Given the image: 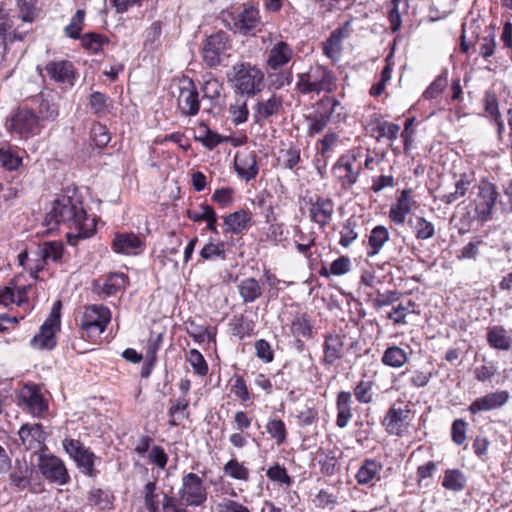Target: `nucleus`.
Instances as JSON below:
<instances>
[{"label": "nucleus", "mask_w": 512, "mask_h": 512, "mask_svg": "<svg viewBox=\"0 0 512 512\" xmlns=\"http://www.w3.org/2000/svg\"><path fill=\"white\" fill-rule=\"evenodd\" d=\"M232 380L234 381L231 388L232 393L242 402L249 401L250 393L244 378L241 375L235 374Z\"/></svg>", "instance_id": "nucleus-63"}, {"label": "nucleus", "mask_w": 512, "mask_h": 512, "mask_svg": "<svg viewBox=\"0 0 512 512\" xmlns=\"http://www.w3.org/2000/svg\"><path fill=\"white\" fill-rule=\"evenodd\" d=\"M467 486V477L460 469H446L442 480V487L453 492H461Z\"/></svg>", "instance_id": "nucleus-38"}, {"label": "nucleus", "mask_w": 512, "mask_h": 512, "mask_svg": "<svg viewBox=\"0 0 512 512\" xmlns=\"http://www.w3.org/2000/svg\"><path fill=\"white\" fill-rule=\"evenodd\" d=\"M57 317L46 319L40 327V331L31 340V344L39 349H53L56 346L55 331L58 327L55 326Z\"/></svg>", "instance_id": "nucleus-26"}, {"label": "nucleus", "mask_w": 512, "mask_h": 512, "mask_svg": "<svg viewBox=\"0 0 512 512\" xmlns=\"http://www.w3.org/2000/svg\"><path fill=\"white\" fill-rule=\"evenodd\" d=\"M82 47L92 54H97L103 50L105 45L109 44V38L103 34L89 32L81 36Z\"/></svg>", "instance_id": "nucleus-42"}, {"label": "nucleus", "mask_w": 512, "mask_h": 512, "mask_svg": "<svg viewBox=\"0 0 512 512\" xmlns=\"http://www.w3.org/2000/svg\"><path fill=\"white\" fill-rule=\"evenodd\" d=\"M45 70L47 75L55 82L74 85L75 69L71 61H50L46 64Z\"/></svg>", "instance_id": "nucleus-21"}, {"label": "nucleus", "mask_w": 512, "mask_h": 512, "mask_svg": "<svg viewBox=\"0 0 512 512\" xmlns=\"http://www.w3.org/2000/svg\"><path fill=\"white\" fill-rule=\"evenodd\" d=\"M255 328V323L252 319L241 315L235 320L233 327V334L243 339L252 335Z\"/></svg>", "instance_id": "nucleus-52"}, {"label": "nucleus", "mask_w": 512, "mask_h": 512, "mask_svg": "<svg viewBox=\"0 0 512 512\" xmlns=\"http://www.w3.org/2000/svg\"><path fill=\"white\" fill-rule=\"evenodd\" d=\"M227 78L236 93L247 97L255 96L263 88V72L247 62L234 64Z\"/></svg>", "instance_id": "nucleus-3"}, {"label": "nucleus", "mask_w": 512, "mask_h": 512, "mask_svg": "<svg viewBox=\"0 0 512 512\" xmlns=\"http://www.w3.org/2000/svg\"><path fill=\"white\" fill-rule=\"evenodd\" d=\"M18 435L25 450L37 453L47 449L45 444L47 434L40 423L23 424Z\"/></svg>", "instance_id": "nucleus-15"}, {"label": "nucleus", "mask_w": 512, "mask_h": 512, "mask_svg": "<svg viewBox=\"0 0 512 512\" xmlns=\"http://www.w3.org/2000/svg\"><path fill=\"white\" fill-rule=\"evenodd\" d=\"M223 221L225 233L239 235L249 228L252 221V213L249 210L239 209L224 216Z\"/></svg>", "instance_id": "nucleus-23"}, {"label": "nucleus", "mask_w": 512, "mask_h": 512, "mask_svg": "<svg viewBox=\"0 0 512 512\" xmlns=\"http://www.w3.org/2000/svg\"><path fill=\"white\" fill-rule=\"evenodd\" d=\"M498 204L503 213H512V179L502 184V192L499 194Z\"/></svg>", "instance_id": "nucleus-57"}, {"label": "nucleus", "mask_w": 512, "mask_h": 512, "mask_svg": "<svg viewBox=\"0 0 512 512\" xmlns=\"http://www.w3.org/2000/svg\"><path fill=\"white\" fill-rule=\"evenodd\" d=\"M225 244L224 242L214 243L210 241L200 251V256L204 260H210L214 257L225 259Z\"/></svg>", "instance_id": "nucleus-61"}, {"label": "nucleus", "mask_w": 512, "mask_h": 512, "mask_svg": "<svg viewBox=\"0 0 512 512\" xmlns=\"http://www.w3.org/2000/svg\"><path fill=\"white\" fill-rule=\"evenodd\" d=\"M282 107V98L275 94L267 100L258 101L253 107L254 122L260 124L268 118L278 115Z\"/></svg>", "instance_id": "nucleus-24"}, {"label": "nucleus", "mask_w": 512, "mask_h": 512, "mask_svg": "<svg viewBox=\"0 0 512 512\" xmlns=\"http://www.w3.org/2000/svg\"><path fill=\"white\" fill-rule=\"evenodd\" d=\"M373 383L371 381L361 380L354 387L353 394L359 403L368 404L373 400Z\"/></svg>", "instance_id": "nucleus-54"}, {"label": "nucleus", "mask_w": 512, "mask_h": 512, "mask_svg": "<svg viewBox=\"0 0 512 512\" xmlns=\"http://www.w3.org/2000/svg\"><path fill=\"white\" fill-rule=\"evenodd\" d=\"M293 55L292 48L284 41L276 43L269 51L267 63L270 68L277 69L287 64Z\"/></svg>", "instance_id": "nucleus-32"}, {"label": "nucleus", "mask_w": 512, "mask_h": 512, "mask_svg": "<svg viewBox=\"0 0 512 512\" xmlns=\"http://www.w3.org/2000/svg\"><path fill=\"white\" fill-rule=\"evenodd\" d=\"M235 171L238 176L246 182L256 178L259 171L256 153L254 151H250L248 153L236 155Z\"/></svg>", "instance_id": "nucleus-25"}, {"label": "nucleus", "mask_w": 512, "mask_h": 512, "mask_svg": "<svg viewBox=\"0 0 512 512\" xmlns=\"http://www.w3.org/2000/svg\"><path fill=\"white\" fill-rule=\"evenodd\" d=\"M129 283V278L125 273L114 272L110 273L103 280L100 285L97 281V287H99L105 296H113L120 291H123Z\"/></svg>", "instance_id": "nucleus-30"}, {"label": "nucleus", "mask_w": 512, "mask_h": 512, "mask_svg": "<svg viewBox=\"0 0 512 512\" xmlns=\"http://www.w3.org/2000/svg\"><path fill=\"white\" fill-rule=\"evenodd\" d=\"M91 137L99 149L105 148L111 140V135L108 128L101 123H95L92 126Z\"/></svg>", "instance_id": "nucleus-51"}, {"label": "nucleus", "mask_w": 512, "mask_h": 512, "mask_svg": "<svg viewBox=\"0 0 512 512\" xmlns=\"http://www.w3.org/2000/svg\"><path fill=\"white\" fill-rule=\"evenodd\" d=\"M33 472V467L25 459H16L9 473L10 485L20 491L28 488Z\"/></svg>", "instance_id": "nucleus-22"}, {"label": "nucleus", "mask_w": 512, "mask_h": 512, "mask_svg": "<svg viewBox=\"0 0 512 512\" xmlns=\"http://www.w3.org/2000/svg\"><path fill=\"white\" fill-rule=\"evenodd\" d=\"M411 411L407 408L392 406L387 411L384 419L383 426L390 435L403 437L409 429V415Z\"/></svg>", "instance_id": "nucleus-17"}, {"label": "nucleus", "mask_w": 512, "mask_h": 512, "mask_svg": "<svg viewBox=\"0 0 512 512\" xmlns=\"http://www.w3.org/2000/svg\"><path fill=\"white\" fill-rule=\"evenodd\" d=\"M356 162L357 158L354 154H346L342 155L334 164L332 173L342 187L349 188L357 182L361 167L356 165Z\"/></svg>", "instance_id": "nucleus-14"}, {"label": "nucleus", "mask_w": 512, "mask_h": 512, "mask_svg": "<svg viewBox=\"0 0 512 512\" xmlns=\"http://www.w3.org/2000/svg\"><path fill=\"white\" fill-rule=\"evenodd\" d=\"M344 107L335 97L324 96L316 103L315 111L307 117L309 121L308 134L314 136L322 132L331 119L341 120Z\"/></svg>", "instance_id": "nucleus-5"}, {"label": "nucleus", "mask_w": 512, "mask_h": 512, "mask_svg": "<svg viewBox=\"0 0 512 512\" xmlns=\"http://www.w3.org/2000/svg\"><path fill=\"white\" fill-rule=\"evenodd\" d=\"M178 107L184 115L194 116L199 112V93L192 80H185L180 87Z\"/></svg>", "instance_id": "nucleus-19"}, {"label": "nucleus", "mask_w": 512, "mask_h": 512, "mask_svg": "<svg viewBox=\"0 0 512 512\" xmlns=\"http://www.w3.org/2000/svg\"><path fill=\"white\" fill-rule=\"evenodd\" d=\"M349 35L346 26L335 29L323 42V53L332 61H338L342 51V41Z\"/></svg>", "instance_id": "nucleus-27"}, {"label": "nucleus", "mask_w": 512, "mask_h": 512, "mask_svg": "<svg viewBox=\"0 0 512 512\" xmlns=\"http://www.w3.org/2000/svg\"><path fill=\"white\" fill-rule=\"evenodd\" d=\"M416 306L415 302L409 300L406 304L399 303L393 307L392 311L388 313V319L392 320L395 324H406V316L413 312Z\"/></svg>", "instance_id": "nucleus-50"}, {"label": "nucleus", "mask_w": 512, "mask_h": 512, "mask_svg": "<svg viewBox=\"0 0 512 512\" xmlns=\"http://www.w3.org/2000/svg\"><path fill=\"white\" fill-rule=\"evenodd\" d=\"M352 395L348 391H340L336 399V425L345 428L352 418Z\"/></svg>", "instance_id": "nucleus-31"}, {"label": "nucleus", "mask_w": 512, "mask_h": 512, "mask_svg": "<svg viewBox=\"0 0 512 512\" xmlns=\"http://www.w3.org/2000/svg\"><path fill=\"white\" fill-rule=\"evenodd\" d=\"M400 131V126L395 123L388 121L379 122L375 128V132L378 133L377 140L381 138H387L390 141L396 140Z\"/></svg>", "instance_id": "nucleus-55"}, {"label": "nucleus", "mask_w": 512, "mask_h": 512, "mask_svg": "<svg viewBox=\"0 0 512 512\" xmlns=\"http://www.w3.org/2000/svg\"><path fill=\"white\" fill-rule=\"evenodd\" d=\"M89 106L92 114L98 118L105 117L113 107L110 98L99 91H94L90 95Z\"/></svg>", "instance_id": "nucleus-40"}, {"label": "nucleus", "mask_w": 512, "mask_h": 512, "mask_svg": "<svg viewBox=\"0 0 512 512\" xmlns=\"http://www.w3.org/2000/svg\"><path fill=\"white\" fill-rule=\"evenodd\" d=\"M38 467L41 474L49 481L58 485H65L69 482L70 476L64 462L54 455H39Z\"/></svg>", "instance_id": "nucleus-12"}, {"label": "nucleus", "mask_w": 512, "mask_h": 512, "mask_svg": "<svg viewBox=\"0 0 512 512\" xmlns=\"http://www.w3.org/2000/svg\"><path fill=\"white\" fill-rule=\"evenodd\" d=\"M186 360L190 363L195 374L205 376L208 373V364L203 355L197 349H190L186 354Z\"/></svg>", "instance_id": "nucleus-49"}, {"label": "nucleus", "mask_w": 512, "mask_h": 512, "mask_svg": "<svg viewBox=\"0 0 512 512\" xmlns=\"http://www.w3.org/2000/svg\"><path fill=\"white\" fill-rule=\"evenodd\" d=\"M216 510L217 512H250V510L241 503L226 498L217 503Z\"/></svg>", "instance_id": "nucleus-64"}, {"label": "nucleus", "mask_w": 512, "mask_h": 512, "mask_svg": "<svg viewBox=\"0 0 512 512\" xmlns=\"http://www.w3.org/2000/svg\"><path fill=\"white\" fill-rule=\"evenodd\" d=\"M510 394L506 390L487 393L476 398L468 406V411L473 414H479L503 407L509 400Z\"/></svg>", "instance_id": "nucleus-18"}, {"label": "nucleus", "mask_w": 512, "mask_h": 512, "mask_svg": "<svg viewBox=\"0 0 512 512\" xmlns=\"http://www.w3.org/2000/svg\"><path fill=\"white\" fill-rule=\"evenodd\" d=\"M309 217L320 228H325L333 219L335 204L329 197L316 196L309 200Z\"/></svg>", "instance_id": "nucleus-16"}, {"label": "nucleus", "mask_w": 512, "mask_h": 512, "mask_svg": "<svg viewBox=\"0 0 512 512\" xmlns=\"http://www.w3.org/2000/svg\"><path fill=\"white\" fill-rule=\"evenodd\" d=\"M201 90L205 98L214 100L220 97L223 85L216 78L209 77L203 82Z\"/></svg>", "instance_id": "nucleus-60"}, {"label": "nucleus", "mask_w": 512, "mask_h": 512, "mask_svg": "<svg viewBox=\"0 0 512 512\" xmlns=\"http://www.w3.org/2000/svg\"><path fill=\"white\" fill-rule=\"evenodd\" d=\"M415 237L418 240H427L434 236L435 227L434 224L428 221L424 217H418L416 219Z\"/></svg>", "instance_id": "nucleus-59"}, {"label": "nucleus", "mask_w": 512, "mask_h": 512, "mask_svg": "<svg viewBox=\"0 0 512 512\" xmlns=\"http://www.w3.org/2000/svg\"><path fill=\"white\" fill-rule=\"evenodd\" d=\"M45 225L52 231L65 226L74 232L67 233L70 245H76L79 239L91 237L96 231L95 219L88 216L79 198L62 195L55 199L45 217Z\"/></svg>", "instance_id": "nucleus-1"}, {"label": "nucleus", "mask_w": 512, "mask_h": 512, "mask_svg": "<svg viewBox=\"0 0 512 512\" xmlns=\"http://www.w3.org/2000/svg\"><path fill=\"white\" fill-rule=\"evenodd\" d=\"M390 238V233L388 229L383 225L375 226L369 235L368 238V246H367V256L374 257L381 249L384 247L385 243L388 242Z\"/></svg>", "instance_id": "nucleus-34"}, {"label": "nucleus", "mask_w": 512, "mask_h": 512, "mask_svg": "<svg viewBox=\"0 0 512 512\" xmlns=\"http://www.w3.org/2000/svg\"><path fill=\"white\" fill-rule=\"evenodd\" d=\"M13 21L9 13L0 7V50L5 54L8 50V39Z\"/></svg>", "instance_id": "nucleus-44"}, {"label": "nucleus", "mask_w": 512, "mask_h": 512, "mask_svg": "<svg viewBox=\"0 0 512 512\" xmlns=\"http://www.w3.org/2000/svg\"><path fill=\"white\" fill-rule=\"evenodd\" d=\"M232 19L233 25L230 30L242 36H255L262 30L263 23L259 9L252 4H244L242 10Z\"/></svg>", "instance_id": "nucleus-9"}, {"label": "nucleus", "mask_w": 512, "mask_h": 512, "mask_svg": "<svg viewBox=\"0 0 512 512\" xmlns=\"http://www.w3.org/2000/svg\"><path fill=\"white\" fill-rule=\"evenodd\" d=\"M8 129L15 131L21 137L39 134L42 125L39 116L32 110L19 109L11 119Z\"/></svg>", "instance_id": "nucleus-13"}, {"label": "nucleus", "mask_w": 512, "mask_h": 512, "mask_svg": "<svg viewBox=\"0 0 512 512\" xmlns=\"http://www.w3.org/2000/svg\"><path fill=\"white\" fill-rule=\"evenodd\" d=\"M266 431L278 446L286 441L287 430L281 419H270L266 424Z\"/></svg>", "instance_id": "nucleus-45"}, {"label": "nucleus", "mask_w": 512, "mask_h": 512, "mask_svg": "<svg viewBox=\"0 0 512 512\" xmlns=\"http://www.w3.org/2000/svg\"><path fill=\"white\" fill-rule=\"evenodd\" d=\"M62 447L75 462L81 473L88 477H96L99 471L95 468V461L100 460L79 439L66 435L62 440Z\"/></svg>", "instance_id": "nucleus-8"}, {"label": "nucleus", "mask_w": 512, "mask_h": 512, "mask_svg": "<svg viewBox=\"0 0 512 512\" xmlns=\"http://www.w3.org/2000/svg\"><path fill=\"white\" fill-rule=\"evenodd\" d=\"M471 180L467 174H462L460 179L455 184V191L439 196V199L444 204H452L459 198L464 197L469 190Z\"/></svg>", "instance_id": "nucleus-43"}, {"label": "nucleus", "mask_w": 512, "mask_h": 512, "mask_svg": "<svg viewBox=\"0 0 512 512\" xmlns=\"http://www.w3.org/2000/svg\"><path fill=\"white\" fill-rule=\"evenodd\" d=\"M225 475L236 479L247 481L249 479V470L237 459H230L223 467Z\"/></svg>", "instance_id": "nucleus-47"}, {"label": "nucleus", "mask_w": 512, "mask_h": 512, "mask_svg": "<svg viewBox=\"0 0 512 512\" xmlns=\"http://www.w3.org/2000/svg\"><path fill=\"white\" fill-rule=\"evenodd\" d=\"M207 500V491L202 478L195 473H187L182 477L181 488L177 496L163 495V512H190L188 506L198 507Z\"/></svg>", "instance_id": "nucleus-2"}, {"label": "nucleus", "mask_w": 512, "mask_h": 512, "mask_svg": "<svg viewBox=\"0 0 512 512\" xmlns=\"http://www.w3.org/2000/svg\"><path fill=\"white\" fill-rule=\"evenodd\" d=\"M408 360L407 351L397 345L388 346L381 357V362L391 368H401Z\"/></svg>", "instance_id": "nucleus-37"}, {"label": "nucleus", "mask_w": 512, "mask_h": 512, "mask_svg": "<svg viewBox=\"0 0 512 512\" xmlns=\"http://www.w3.org/2000/svg\"><path fill=\"white\" fill-rule=\"evenodd\" d=\"M382 469V464L375 459L366 458L359 467L355 479L359 485H367L374 479L379 478L378 475Z\"/></svg>", "instance_id": "nucleus-33"}, {"label": "nucleus", "mask_w": 512, "mask_h": 512, "mask_svg": "<svg viewBox=\"0 0 512 512\" xmlns=\"http://www.w3.org/2000/svg\"><path fill=\"white\" fill-rule=\"evenodd\" d=\"M59 115V107L57 104L47 100L42 99L39 104V118L41 121H50L53 122L57 119Z\"/></svg>", "instance_id": "nucleus-56"}, {"label": "nucleus", "mask_w": 512, "mask_h": 512, "mask_svg": "<svg viewBox=\"0 0 512 512\" xmlns=\"http://www.w3.org/2000/svg\"><path fill=\"white\" fill-rule=\"evenodd\" d=\"M230 49L229 35L222 30L217 31L204 40L201 48L202 60L207 67L216 68L228 59Z\"/></svg>", "instance_id": "nucleus-6"}, {"label": "nucleus", "mask_w": 512, "mask_h": 512, "mask_svg": "<svg viewBox=\"0 0 512 512\" xmlns=\"http://www.w3.org/2000/svg\"><path fill=\"white\" fill-rule=\"evenodd\" d=\"M411 190L404 189L398 197L396 204L392 205L389 210V219L397 224L402 225L405 222L406 216L412 210L411 204Z\"/></svg>", "instance_id": "nucleus-29"}, {"label": "nucleus", "mask_w": 512, "mask_h": 512, "mask_svg": "<svg viewBox=\"0 0 512 512\" xmlns=\"http://www.w3.org/2000/svg\"><path fill=\"white\" fill-rule=\"evenodd\" d=\"M498 197L499 193L493 183L489 181L480 182L475 199V211L481 221H488L492 218V211Z\"/></svg>", "instance_id": "nucleus-11"}, {"label": "nucleus", "mask_w": 512, "mask_h": 512, "mask_svg": "<svg viewBox=\"0 0 512 512\" xmlns=\"http://www.w3.org/2000/svg\"><path fill=\"white\" fill-rule=\"evenodd\" d=\"M203 134L196 137L206 148L212 150L218 146L222 141V137L215 131H212L208 126L202 125Z\"/></svg>", "instance_id": "nucleus-62"}, {"label": "nucleus", "mask_w": 512, "mask_h": 512, "mask_svg": "<svg viewBox=\"0 0 512 512\" xmlns=\"http://www.w3.org/2000/svg\"><path fill=\"white\" fill-rule=\"evenodd\" d=\"M488 344L497 350L507 351L512 346V338L503 326H493L487 332Z\"/></svg>", "instance_id": "nucleus-36"}, {"label": "nucleus", "mask_w": 512, "mask_h": 512, "mask_svg": "<svg viewBox=\"0 0 512 512\" xmlns=\"http://www.w3.org/2000/svg\"><path fill=\"white\" fill-rule=\"evenodd\" d=\"M111 247L117 254L137 255L143 251L145 243L134 233L117 232Z\"/></svg>", "instance_id": "nucleus-20"}, {"label": "nucleus", "mask_w": 512, "mask_h": 512, "mask_svg": "<svg viewBox=\"0 0 512 512\" xmlns=\"http://www.w3.org/2000/svg\"><path fill=\"white\" fill-rule=\"evenodd\" d=\"M238 293L244 303H253L262 295V288L258 280L248 277L237 285Z\"/></svg>", "instance_id": "nucleus-35"}, {"label": "nucleus", "mask_w": 512, "mask_h": 512, "mask_svg": "<svg viewBox=\"0 0 512 512\" xmlns=\"http://www.w3.org/2000/svg\"><path fill=\"white\" fill-rule=\"evenodd\" d=\"M323 344V363L333 365L343 355L344 343L342 337L336 333L325 335Z\"/></svg>", "instance_id": "nucleus-28"}, {"label": "nucleus", "mask_w": 512, "mask_h": 512, "mask_svg": "<svg viewBox=\"0 0 512 512\" xmlns=\"http://www.w3.org/2000/svg\"><path fill=\"white\" fill-rule=\"evenodd\" d=\"M297 77L296 89L303 95L330 93L336 87V77L333 71L323 65L310 66L307 72L300 73Z\"/></svg>", "instance_id": "nucleus-4"}, {"label": "nucleus", "mask_w": 512, "mask_h": 512, "mask_svg": "<svg viewBox=\"0 0 512 512\" xmlns=\"http://www.w3.org/2000/svg\"><path fill=\"white\" fill-rule=\"evenodd\" d=\"M266 476L273 482L279 484H285L290 486L293 483L292 478L288 475L287 470L284 466L275 463L273 466L268 468Z\"/></svg>", "instance_id": "nucleus-53"}, {"label": "nucleus", "mask_w": 512, "mask_h": 512, "mask_svg": "<svg viewBox=\"0 0 512 512\" xmlns=\"http://www.w3.org/2000/svg\"><path fill=\"white\" fill-rule=\"evenodd\" d=\"M110 320L109 308L96 304L86 306L79 323L82 338L93 339L100 336L106 330Z\"/></svg>", "instance_id": "nucleus-7"}, {"label": "nucleus", "mask_w": 512, "mask_h": 512, "mask_svg": "<svg viewBox=\"0 0 512 512\" xmlns=\"http://www.w3.org/2000/svg\"><path fill=\"white\" fill-rule=\"evenodd\" d=\"M356 227L357 222L353 217H350L346 220L345 224L340 230L339 244L342 247L348 248L358 238Z\"/></svg>", "instance_id": "nucleus-46"}, {"label": "nucleus", "mask_w": 512, "mask_h": 512, "mask_svg": "<svg viewBox=\"0 0 512 512\" xmlns=\"http://www.w3.org/2000/svg\"><path fill=\"white\" fill-rule=\"evenodd\" d=\"M312 329L311 318L306 312L296 314L290 325V331L294 337L310 339L313 337Z\"/></svg>", "instance_id": "nucleus-39"}, {"label": "nucleus", "mask_w": 512, "mask_h": 512, "mask_svg": "<svg viewBox=\"0 0 512 512\" xmlns=\"http://www.w3.org/2000/svg\"><path fill=\"white\" fill-rule=\"evenodd\" d=\"M64 245L59 241H45L39 246L38 254L43 262H59L62 259Z\"/></svg>", "instance_id": "nucleus-41"}, {"label": "nucleus", "mask_w": 512, "mask_h": 512, "mask_svg": "<svg viewBox=\"0 0 512 512\" xmlns=\"http://www.w3.org/2000/svg\"><path fill=\"white\" fill-rule=\"evenodd\" d=\"M85 10L78 9L75 15L72 17L69 25L65 27V34L72 39H80L81 32L84 27Z\"/></svg>", "instance_id": "nucleus-48"}, {"label": "nucleus", "mask_w": 512, "mask_h": 512, "mask_svg": "<svg viewBox=\"0 0 512 512\" xmlns=\"http://www.w3.org/2000/svg\"><path fill=\"white\" fill-rule=\"evenodd\" d=\"M18 405L35 417H40L48 410V404L36 384H25L19 390Z\"/></svg>", "instance_id": "nucleus-10"}, {"label": "nucleus", "mask_w": 512, "mask_h": 512, "mask_svg": "<svg viewBox=\"0 0 512 512\" xmlns=\"http://www.w3.org/2000/svg\"><path fill=\"white\" fill-rule=\"evenodd\" d=\"M255 355L264 363H271L274 360V350L271 344L265 339L255 341Z\"/></svg>", "instance_id": "nucleus-58"}]
</instances>
